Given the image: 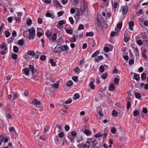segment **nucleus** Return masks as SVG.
Masks as SVG:
<instances>
[{"label":"nucleus","mask_w":148,"mask_h":148,"mask_svg":"<svg viewBox=\"0 0 148 148\" xmlns=\"http://www.w3.org/2000/svg\"><path fill=\"white\" fill-rule=\"evenodd\" d=\"M12 58L14 60H16L17 58V55L16 54H13L12 55Z\"/></svg>","instance_id":"8fccbe9b"},{"label":"nucleus","mask_w":148,"mask_h":148,"mask_svg":"<svg viewBox=\"0 0 148 148\" xmlns=\"http://www.w3.org/2000/svg\"><path fill=\"white\" fill-rule=\"evenodd\" d=\"M63 46L60 45H58L54 48L53 51L54 53H60L62 51Z\"/></svg>","instance_id":"f257e3e1"},{"label":"nucleus","mask_w":148,"mask_h":148,"mask_svg":"<svg viewBox=\"0 0 148 148\" xmlns=\"http://www.w3.org/2000/svg\"><path fill=\"white\" fill-rule=\"evenodd\" d=\"M84 62V60H81L79 62V65L80 66H83V64Z\"/></svg>","instance_id":"6e6d98bb"},{"label":"nucleus","mask_w":148,"mask_h":148,"mask_svg":"<svg viewBox=\"0 0 148 148\" xmlns=\"http://www.w3.org/2000/svg\"><path fill=\"white\" fill-rule=\"evenodd\" d=\"M103 59V56H98L97 58H96L95 59L96 62H99V60H102Z\"/></svg>","instance_id":"4468645a"},{"label":"nucleus","mask_w":148,"mask_h":148,"mask_svg":"<svg viewBox=\"0 0 148 148\" xmlns=\"http://www.w3.org/2000/svg\"><path fill=\"white\" fill-rule=\"evenodd\" d=\"M143 43L145 45L148 47V40H146L143 41Z\"/></svg>","instance_id":"774afa93"},{"label":"nucleus","mask_w":148,"mask_h":148,"mask_svg":"<svg viewBox=\"0 0 148 148\" xmlns=\"http://www.w3.org/2000/svg\"><path fill=\"white\" fill-rule=\"evenodd\" d=\"M99 69L101 73H102L105 71L104 66L103 65H101L99 67Z\"/></svg>","instance_id":"c756f323"},{"label":"nucleus","mask_w":148,"mask_h":148,"mask_svg":"<svg viewBox=\"0 0 148 148\" xmlns=\"http://www.w3.org/2000/svg\"><path fill=\"white\" fill-rule=\"evenodd\" d=\"M14 40V38L12 37L9 38L8 40V43H11Z\"/></svg>","instance_id":"69168bd1"},{"label":"nucleus","mask_w":148,"mask_h":148,"mask_svg":"<svg viewBox=\"0 0 148 148\" xmlns=\"http://www.w3.org/2000/svg\"><path fill=\"white\" fill-rule=\"evenodd\" d=\"M77 133L75 131H72L71 132V134L73 137H75L77 135Z\"/></svg>","instance_id":"13d9d810"},{"label":"nucleus","mask_w":148,"mask_h":148,"mask_svg":"<svg viewBox=\"0 0 148 148\" xmlns=\"http://www.w3.org/2000/svg\"><path fill=\"white\" fill-rule=\"evenodd\" d=\"M29 71H32V74L34 73L35 72L36 70L34 68V66L33 65H29Z\"/></svg>","instance_id":"0eeeda50"},{"label":"nucleus","mask_w":148,"mask_h":148,"mask_svg":"<svg viewBox=\"0 0 148 148\" xmlns=\"http://www.w3.org/2000/svg\"><path fill=\"white\" fill-rule=\"evenodd\" d=\"M10 112L9 114L6 115V118L8 121H9V120H10L12 118L11 116V114H10Z\"/></svg>","instance_id":"72a5a7b5"},{"label":"nucleus","mask_w":148,"mask_h":148,"mask_svg":"<svg viewBox=\"0 0 148 148\" xmlns=\"http://www.w3.org/2000/svg\"><path fill=\"white\" fill-rule=\"evenodd\" d=\"M57 128L58 129H59L58 131L59 132H60L62 129V126L60 125H58L56 126V128H55V130H56V128Z\"/></svg>","instance_id":"3c124183"},{"label":"nucleus","mask_w":148,"mask_h":148,"mask_svg":"<svg viewBox=\"0 0 148 148\" xmlns=\"http://www.w3.org/2000/svg\"><path fill=\"white\" fill-rule=\"evenodd\" d=\"M128 8V6L127 5H125L122 10L123 13L125 14L127 12Z\"/></svg>","instance_id":"9b49d317"},{"label":"nucleus","mask_w":148,"mask_h":148,"mask_svg":"<svg viewBox=\"0 0 148 148\" xmlns=\"http://www.w3.org/2000/svg\"><path fill=\"white\" fill-rule=\"evenodd\" d=\"M112 116H116L118 114V113L115 110H113L112 112Z\"/></svg>","instance_id":"a18cd8bd"},{"label":"nucleus","mask_w":148,"mask_h":148,"mask_svg":"<svg viewBox=\"0 0 148 148\" xmlns=\"http://www.w3.org/2000/svg\"><path fill=\"white\" fill-rule=\"evenodd\" d=\"M29 32V38L31 39H33L34 38L35 35V30L32 27L28 29Z\"/></svg>","instance_id":"f03ea898"},{"label":"nucleus","mask_w":148,"mask_h":148,"mask_svg":"<svg viewBox=\"0 0 148 148\" xmlns=\"http://www.w3.org/2000/svg\"><path fill=\"white\" fill-rule=\"evenodd\" d=\"M33 79L35 80V82H37L39 80V78L38 77V76H33Z\"/></svg>","instance_id":"052dcab7"},{"label":"nucleus","mask_w":148,"mask_h":148,"mask_svg":"<svg viewBox=\"0 0 148 148\" xmlns=\"http://www.w3.org/2000/svg\"><path fill=\"white\" fill-rule=\"evenodd\" d=\"M1 49L4 48V50L5 51H8V48L6 44L5 43H2L1 44L0 46Z\"/></svg>","instance_id":"f8f14e48"},{"label":"nucleus","mask_w":148,"mask_h":148,"mask_svg":"<svg viewBox=\"0 0 148 148\" xmlns=\"http://www.w3.org/2000/svg\"><path fill=\"white\" fill-rule=\"evenodd\" d=\"M94 35V33L92 32H87L86 34V36H92Z\"/></svg>","instance_id":"cd10ccee"},{"label":"nucleus","mask_w":148,"mask_h":148,"mask_svg":"<svg viewBox=\"0 0 148 148\" xmlns=\"http://www.w3.org/2000/svg\"><path fill=\"white\" fill-rule=\"evenodd\" d=\"M113 8L114 9H116L119 6V4L117 3L116 2L114 3V4L112 5Z\"/></svg>","instance_id":"58836bf2"},{"label":"nucleus","mask_w":148,"mask_h":148,"mask_svg":"<svg viewBox=\"0 0 148 148\" xmlns=\"http://www.w3.org/2000/svg\"><path fill=\"white\" fill-rule=\"evenodd\" d=\"M114 85L113 84H111L109 87V90L110 91H113L114 90Z\"/></svg>","instance_id":"f3484780"},{"label":"nucleus","mask_w":148,"mask_h":148,"mask_svg":"<svg viewBox=\"0 0 148 148\" xmlns=\"http://www.w3.org/2000/svg\"><path fill=\"white\" fill-rule=\"evenodd\" d=\"M74 17L76 20H77V21H78L79 19L80 18L79 12H77V14H75Z\"/></svg>","instance_id":"2eb2a0df"},{"label":"nucleus","mask_w":148,"mask_h":148,"mask_svg":"<svg viewBox=\"0 0 148 148\" xmlns=\"http://www.w3.org/2000/svg\"><path fill=\"white\" fill-rule=\"evenodd\" d=\"M117 33L116 32L114 31H113L110 34V36L111 37H113L114 36H116V34Z\"/></svg>","instance_id":"4d7b16f0"},{"label":"nucleus","mask_w":148,"mask_h":148,"mask_svg":"<svg viewBox=\"0 0 148 148\" xmlns=\"http://www.w3.org/2000/svg\"><path fill=\"white\" fill-rule=\"evenodd\" d=\"M123 22L121 21L119 22V23L117 25V28L120 29L122 27Z\"/></svg>","instance_id":"5701e85b"},{"label":"nucleus","mask_w":148,"mask_h":148,"mask_svg":"<svg viewBox=\"0 0 148 148\" xmlns=\"http://www.w3.org/2000/svg\"><path fill=\"white\" fill-rule=\"evenodd\" d=\"M66 21L64 20H61L59 21L58 24L57 25V27L59 28V27H61L63 25L66 24Z\"/></svg>","instance_id":"39448f33"},{"label":"nucleus","mask_w":148,"mask_h":148,"mask_svg":"<svg viewBox=\"0 0 148 148\" xmlns=\"http://www.w3.org/2000/svg\"><path fill=\"white\" fill-rule=\"evenodd\" d=\"M128 34L127 33L125 32L124 35V40L125 42H127L129 41V39L128 37H126V35Z\"/></svg>","instance_id":"412c9836"},{"label":"nucleus","mask_w":148,"mask_h":148,"mask_svg":"<svg viewBox=\"0 0 148 148\" xmlns=\"http://www.w3.org/2000/svg\"><path fill=\"white\" fill-rule=\"evenodd\" d=\"M108 76V74L107 73H106L103 75L101 76V77L103 79H105Z\"/></svg>","instance_id":"473e14b6"},{"label":"nucleus","mask_w":148,"mask_h":148,"mask_svg":"<svg viewBox=\"0 0 148 148\" xmlns=\"http://www.w3.org/2000/svg\"><path fill=\"white\" fill-rule=\"evenodd\" d=\"M84 133L87 136L90 135L91 134L90 131L89 130H85L84 131Z\"/></svg>","instance_id":"bb28decb"},{"label":"nucleus","mask_w":148,"mask_h":148,"mask_svg":"<svg viewBox=\"0 0 148 148\" xmlns=\"http://www.w3.org/2000/svg\"><path fill=\"white\" fill-rule=\"evenodd\" d=\"M84 28V26L83 25L80 24L79 25L78 28V30H80L81 29H83Z\"/></svg>","instance_id":"a19ab883"},{"label":"nucleus","mask_w":148,"mask_h":148,"mask_svg":"<svg viewBox=\"0 0 148 148\" xmlns=\"http://www.w3.org/2000/svg\"><path fill=\"white\" fill-rule=\"evenodd\" d=\"M80 96L77 93H76L74 95V97H73V98L74 99H79L80 98Z\"/></svg>","instance_id":"c9c22d12"},{"label":"nucleus","mask_w":148,"mask_h":148,"mask_svg":"<svg viewBox=\"0 0 148 148\" xmlns=\"http://www.w3.org/2000/svg\"><path fill=\"white\" fill-rule=\"evenodd\" d=\"M57 38V34L56 33H54L52 37H51V39H52L53 41H55Z\"/></svg>","instance_id":"6ab92c4d"},{"label":"nucleus","mask_w":148,"mask_h":148,"mask_svg":"<svg viewBox=\"0 0 148 148\" xmlns=\"http://www.w3.org/2000/svg\"><path fill=\"white\" fill-rule=\"evenodd\" d=\"M53 3L55 4H56L58 6H61V4L57 0H53Z\"/></svg>","instance_id":"4c0bfd02"},{"label":"nucleus","mask_w":148,"mask_h":148,"mask_svg":"<svg viewBox=\"0 0 148 148\" xmlns=\"http://www.w3.org/2000/svg\"><path fill=\"white\" fill-rule=\"evenodd\" d=\"M129 28L130 30L133 31V27L134 26V22L133 21H131L129 23Z\"/></svg>","instance_id":"423d86ee"},{"label":"nucleus","mask_w":148,"mask_h":148,"mask_svg":"<svg viewBox=\"0 0 148 148\" xmlns=\"http://www.w3.org/2000/svg\"><path fill=\"white\" fill-rule=\"evenodd\" d=\"M66 84L67 86H70L73 85V82L72 81H70L67 82Z\"/></svg>","instance_id":"f704fd0d"},{"label":"nucleus","mask_w":148,"mask_h":148,"mask_svg":"<svg viewBox=\"0 0 148 148\" xmlns=\"http://www.w3.org/2000/svg\"><path fill=\"white\" fill-rule=\"evenodd\" d=\"M49 62L51 63L52 66H56V63L54 62L53 60L52 59H50L49 60Z\"/></svg>","instance_id":"c03bdc74"},{"label":"nucleus","mask_w":148,"mask_h":148,"mask_svg":"<svg viewBox=\"0 0 148 148\" xmlns=\"http://www.w3.org/2000/svg\"><path fill=\"white\" fill-rule=\"evenodd\" d=\"M147 52V50L145 49H144L141 53V55L142 57L145 59H146L147 58V56L146 54V52Z\"/></svg>","instance_id":"1a4fd4ad"},{"label":"nucleus","mask_w":148,"mask_h":148,"mask_svg":"<svg viewBox=\"0 0 148 148\" xmlns=\"http://www.w3.org/2000/svg\"><path fill=\"white\" fill-rule=\"evenodd\" d=\"M66 31L67 33L70 34H73V31L72 29H66Z\"/></svg>","instance_id":"37998d69"},{"label":"nucleus","mask_w":148,"mask_h":148,"mask_svg":"<svg viewBox=\"0 0 148 148\" xmlns=\"http://www.w3.org/2000/svg\"><path fill=\"white\" fill-rule=\"evenodd\" d=\"M68 137L70 139V140L71 142H74V138L71 137V136H70L69 135L68 136Z\"/></svg>","instance_id":"e2e57ef3"},{"label":"nucleus","mask_w":148,"mask_h":148,"mask_svg":"<svg viewBox=\"0 0 148 148\" xmlns=\"http://www.w3.org/2000/svg\"><path fill=\"white\" fill-rule=\"evenodd\" d=\"M69 20L71 24H73L74 23L72 17H70L69 18Z\"/></svg>","instance_id":"864d4df0"},{"label":"nucleus","mask_w":148,"mask_h":148,"mask_svg":"<svg viewBox=\"0 0 148 148\" xmlns=\"http://www.w3.org/2000/svg\"><path fill=\"white\" fill-rule=\"evenodd\" d=\"M9 131L12 134L15 135L16 133V131L13 127H12L9 128Z\"/></svg>","instance_id":"6e6552de"},{"label":"nucleus","mask_w":148,"mask_h":148,"mask_svg":"<svg viewBox=\"0 0 148 148\" xmlns=\"http://www.w3.org/2000/svg\"><path fill=\"white\" fill-rule=\"evenodd\" d=\"M64 11L63 10L58 12L57 13L58 17H59L62 14H64Z\"/></svg>","instance_id":"de8ad7c7"},{"label":"nucleus","mask_w":148,"mask_h":148,"mask_svg":"<svg viewBox=\"0 0 148 148\" xmlns=\"http://www.w3.org/2000/svg\"><path fill=\"white\" fill-rule=\"evenodd\" d=\"M33 103L34 106L36 108H38L37 106L41 104L40 102L38 99H35L33 101Z\"/></svg>","instance_id":"20e7f679"},{"label":"nucleus","mask_w":148,"mask_h":148,"mask_svg":"<svg viewBox=\"0 0 148 148\" xmlns=\"http://www.w3.org/2000/svg\"><path fill=\"white\" fill-rule=\"evenodd\" d=\"M18 51V47L16 46H13V51H14L17 53Z\"/></svg>","instance_id":"a878e982"},{"label":"nucleus","mask_w":148,"mask_h":148,"mask_svg":"<svg viewBox=\"0 0 148 148\" xmlns=\"http://www.w3.org/2000/svg\"><path fill=\"white\" fill-rule=\"evenodd\" d=\"M92 140H93L92 138H89L86 143L82 144V147L83 148H88L90 145V141H92Z\"/></svg>","instance_id":"7ed1b4c3"},{"label":"nucleus","mask_w":148,"mask_h":148,"mask_svg":"<svg viewBox=\"0 0 148 148\" xmlns=\"http://www.w3.org/2000/svg\"><path fill=\"white\" fill-rule=\"evenodd\" d=\"M111 132L113 134H114L116 132V129L114 127H113L111 128Z\"/></svg>","instance_id":"603ef678"},{"label":"nucleus","mask_w":148,"mask_h":148,"mask_svg":"<svg viewBox=\"0 0 148 148\" xmlns=\"http://www.w3.org/2000/svg\"><path fill=\"white\" fill-rule=\"evenodd\" d=\"M45 15L47 17H51L52 18H53L55 17L54 15H52L51 13L49 12H47L46 14Z\"/></svg>","instance_id":"a211bd4d"},{"label":"nucleus","mask_w":148,"mask_h":148,"mask_svg":"<svg viewBox=\"0 0 148 148\" xmlns=\"http://www.w3.org/2000/svg\"><path fill=\"white\" fill-rule=\"evenodd\" d=\"M49 128V127L48 125H46L45 127L44 130V133H45L47 132L48 131Z\"/></svg>","instance_id":"7c9ffc66"},{"label":"nucleus","mask_w":148,"mask_h":148,"mask_svg":"<svg viewBox=\"0 0 148 148\" xmlns=\"http://www.w3.org/2000/svg\"><path fill=\"white\" fill-rule=\"evenodd\" d=\"M91 142H92V146L94 147L97 145L98 143L97 141L96 140H92Z\"/></svg>","instance_id":"b1692460"},{"label":"nucleus","mask_w":148,"mask_h":148,"mask_svg":"<svg viewBox=\"0 0 148 148\" xmlns=\"http://www.w3.org/2000/svg\"><path fill=\"white\" fill-rule=\"evenodd\" d=\"M134 52L135 53V55L136 56H138L139 55L138 50L137 48L134 47Z\"/></svg>","instance_id":"aec40b11"},{"label":"nucleus","mask_w":148,"mask_h":148,"mask_svg":"<svg viewBox=\"0 0 148 148\" xmlns=\"http://www.w3.org/2000/svg\"><path fill=\"white\" fill-rule=\"evenodd\" d=\"M69 47L66 45H64L63 46L62 51L67 52L69 50Z\"/></svg>","instance_id":"dca6fc26"},{"label":"nucleus","mask_w":148,"mask_h":148,"mask_svg":"<svg viewBox=\"0 0 148 148\" xmlns=\"http://www.w3.org/2000/svg\"><path fill=\"white\" fill-rule=\"evenodd\" d=\"M99 50L95 52L92 55V58H94L96 57L98 54H99Z\"/></svg>","instance_id":"c85d7f7f"},{"label":"nucleus","mask_w":148,"mask_h":148,"mask_svg":"<svg viewBox=\"0 0 148 148\" xmlns=\"http://www.w3.org/2000/svg\"><path fill=\"white\" fill-rule=\"evenodd\" d=\"M114 83L116 84H117L119 83V80L117 78H115L114 79Z\"/></svg>","instance_id":"09e8293b"},{"label":"nucleus","mask_w":148,"mask_h":148,"mask_svg":"<svg viewBox=\"0 0 148 148\" xmlns=\"http://www.w3.org/2000/svg\"><path fill=\"white\" fill-rule=\"evenodd\" d=\"M90 88L92 89H94L95 88V86L94 85L93 82H91L89 84Z\"/></svg>","instance_id":"79ce46f5"},{"label":"nucleus","mask_w":148,"mask_h":148,"mask_svg":"<svg viewBox=\"0 0 148 148\" xmlns=\"http://www.w3.org/2000/svg\"><path fill=\"white\" fill-rule=\"evenodd\" d=\"M4 26V24L3 23L1 24L0 27V35H1L2 34V31L3 29V27Z\"/></svg>","instance_id":"2f4dec72"},{"label":"nucleus","mask_w":148,"mask_h":148,"mask_svg":"<svg viewBox=\"0 0 148 148\" xmlns=\"http://www.w3.org/2000/svg\"><path fill=\"white\" fill-rule=\"evenodd\" d=\"M12 35L13 37H16L17 35L16 32L14 30L12 32Z\"/></svg>","instance_id":"bf43d9fd"},{"label":"nucleus","mask_w":148,"mask_h":148,"mask_svg":"<svg viewBox=\"0 0 148 148\" xmlns=\"http://www.w3.org/2000/svg\"><path fill=\"white\" fill-rule=\"evenodd\" d=\"M58 136L60 138H62L64 136L63 132H61L58 134Z\"/></svg>","instance_id":"338daca9"},{"label":"nucleus","mask_w":148,"mask_h":148,"mask_svg":"<svg viewBox=\"0 0 148 148\" xmlns=\"http://www.w3.org/2000/svg\"><path fill=\"white\" fill-rule=\"evenodd\" d=\"M64 128L66 131H68L69 130L70 127L69 125H66L65 126Z\"/></svg>","instance_id":"0e129e2a"},{"label":"nucleus","mask_w":148,"mask_h":148,"mask_svg":"<svg viewBox=\"0 0 148 148\" xmlns=\"http://www.w3.org/2000/svg\"><path fill=\"white\" fill-rule=\"evenodd\" d=\"M139 113V112L138 110H136L134 111V112L133 113V115L134 116H136L138 115Z\"/></svg>","instance_id":"680f3d73"},{"label":"nucleus","mask_w":148,"mask_h":148,"mask_svg":"<svg viewBox=\"0 0 148 148\" xmlns=\"http://www.w3.org/2000/svg\"><path fill=\"white\" fill-rule=\"evenodd\" d=\"M45 35L50 40L51 39V33L49 30L46 31L45 32Z\"/></svg>","instance_id":"9d476101"},{"label":"nucleus","mask_w":148,"mask_h":148,"mask_svg":"<svg viewBox=\"0 0 148 148\" xmlns=\"http://www.w3.org/2000/svg\"><path fill=\"white\" fill-rule=\"evenodd\" d=\"M27 53L28 54L32 56H33L35 55V53L34 51H28Z\"/></svg>","instance_id":"e433bc0d"},{"label":"nucleus","mask_w":148,"mask_h":148,"mask_svg":"<svg viewBox=\"0 0 148 148\" xmlns=\"http://www.w3.org/2000/svg\"><path fill=\"white\" fill-rule=\"evenodd\" d=\"M135 96L136 98L140 99L141 97V95L140 93L138 92H136L135 93Z\"/></svg>","instance_id":"393cba45"},{"label":"nucleus","mask_w":148,"mask_h":148,"mask_svg":"<svg viewBox=\"0 0 148 148\" xmlns=\"http://www.w3.org/2000/svg\"><path fill=\"white\" fill-rule=\"evenodd\" d=\"M18 43L20 45H23L24 43V40L23 38L19 40L18 42Z\"/></svg>","instance_id":"ea45409f"},{"label":"nucleus","mask_w":148,"mask_h":148,"mask_svg":"<svg viewBox=\"0 0 148 148\" xmlns=\"http://www.w3.org/2000/svg\"><path fill=\"white\" fill-rule=\"evenodd\" d=\"M72 79L75 82L78 81V77L77 76H73L72 77Z\"/></svg>","instance_id":"5fc2aeb1"},{"label":"nucleus","mask_w":148,"mask_h":148,"mask_svg":"<svg viewBox=\"0 0 148 148\" xmlns=\"http://www.w3.org/2000/svg\"><path fill=\"white\" fill-rule=\"evenodd\" d=\"M141 78L143 80H145L146 78V75L144 73H143L141 75Z\"/></svg>","instance_id":"4be33fe9"},{"label":"nucleus","mask_w":148,"mask_h":148,"mask_svg":"<svg viewBox=\"0 0 148 148\" xmlns=\"http://www.w3.org/2000/svg\"><path fill=\"white\" fill-rule=\"evenodd\" d=\"M133 79H134L137 81H138L140 79L139 75L138 74H135L134 75Z\"/></svg>","instance_id":"ddd939ff"},{"label":"nucleus","mask_w":148,"mask_h":148,"mask_svg":"<svg viewBox=\"0 0 148 148\" xmlns=\"http://www.w3.org/2000/svg\"><path fill=\"white\" fill-rule=\"evenodd\" d=\"M24 72V73L27 75L29 74V70L28 69H27V68L23 70Z\"/></svg>","instance_id":"49530a36"}]
</instances>
